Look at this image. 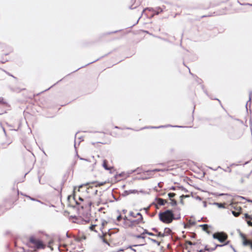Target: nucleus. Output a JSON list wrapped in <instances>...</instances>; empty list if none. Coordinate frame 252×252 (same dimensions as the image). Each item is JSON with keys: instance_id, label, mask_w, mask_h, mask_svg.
Instances as JSON below:
<instances>
[{"instance_id": "f257e3e1", "label": "nucleus", "mask_w": 252, "mask_h": 252, "mask_svg": "<svg viewBox=\"0 0 252 252\" xmlns=\"http://www.w3.org/2000/svg\"><path fill=\"white\" fill-rule=\"evenodd\" d=\"M97 192L95 187L90 186L88 184H83L74 188L72 198L79 208L90 211L92 205L100 203Z\"/></svg>"}, {"instance_id": "f03ea898", "label": "nucleus", "mask_w": 252, "mask_h": 252, "mask_svg": "<svg viewBox=\"0 0 252 252\" xmlns=\"http://www.w3.org/2000/svg\"><path fill=\"white\" fill-rule=\"evenodd\" d=\"M108 225V221L101 219H96L92 221L91 224L89 226V229L91 231H93L97 233L99 236L102 235V239L103 241L109 245L107 241L108 238L110 237V235L107 234V232L110 230Z\"/></svg>"}, {"instance_id": "7ed1b4c3", "label": "nucleus", "mask_w": 252, "mask_h": 252, "mask_svg": "<svg viewBox=\"0 0 252 252\" xmlns=\"http://www.w3.org/2000/svg\"><path fill=\"white\" fill-rule=\"evenodd\" d=\"M86 236L82 235L80 236H73V240L70 241L68 244V247L70 249L69 252H79L81 251V241L83 240H85Z\"/></svg>"}, {"instance_id": "20e7f679", "label": "nucleus", "mask_w": 252, "mask_h": 252, "mask_svg": "<svg viewBox=\"0 0 252 252\" xmlns=\"http://www.w3.org/2000/svg\"><path fill=\"white\" fill-rule=\"evenodd\" d=\"M28 246L34 249V251L39 249H44L46 245L39 238L32 236L29 238Z\"/></svg>"}, {"instance_id": "39448f33", "label": "nucleus", "mask_w": 252, "mask_h": 252, "mask_svg": "<svg viewBox=\"0 0 252 252\" xmlns=\"http://www.w3.org/2000/svg\"><path fill=\"white\" fill-rule=\"evenodd\" d=\"M159 219L162 222L169 224L175 219L174 214L172 210H167L160 212L158 214Z\"/></svg>"}, {"instance_id": "423d86ee", "label": "nucleus", "mask_w": 252, "mask_h": 252, "mask_svg": "<svg viewBox=\"0 0 252 252\" xmlns=\"http://www.w3.org/2000/svg\"><path fill=\"white\" fill-rule=\"evenodd\" d=\"M136 215L137 217V219H127L126 217L124 218L125 227H131L142 222L143 217L142 215L140 213H137Z\"/></svg>"}, {"instance_id": "0eeeda50", "label": "nucleus", "mask_w": 252, "mask_h": 252, "mask_svg": "<svg viewBox=\"0 0 252 252\" xmlns=\"http://www.w3.org/2000/svg\"><path fill=\"white\" fill-rule=\"evenodd\" d=\"M186 245L189 249V252H199L200 251H204V249H202V245L200 242L192 243L187 241L186 242Z\"/></svg>"}, {"instance_id": "6e6552de", "label": "nucleus", "mask_w": 252, "mask_h": 252, "mask_svg": "<svg viewBox=\"0 0 252 252\" xmlns=\"http://www.w3.org/2000/svg\"><path fill=\"white\" fill-rule=\"evenodd\" d=\"M231 211L233 215L236 217H238L242 212V208L238 203H232L231 205Z\"/></svg>"}, {"instance_id": "1a4fd4ad", "label": "nucleus", "mask_w": 252, "mask_h": 252, "mask_svg": "<svg viewBox=\"0 0 252 252\" xmlns=\"http://www.w3.org/2000/svg\"><path fill=\"white\" fill-rule=\"evenodd\" d=\"M214 239L218 240L220 243L224 242L228 239V235L223 232H216L213 235Z\"/></svg>"}, {"instance_id": "9d476101", "label": "nucleus", "mask_w": 252, "mask_h": 252, "mask_svg": "<svg viewBox=\"0 0 252 252\" xmlns=\"http://www.w3.org/2000/svg\"><path fill=\"white\" fill-rule=\"evenodd\" d=\"M243 245L245 246H248L252 250V240L248 239L244 234L241 235Z\"/></svg>"}, {"instance_id": "9b49d317", "label": "nucleus", "mask_w": 252, "mask_h": 252, "mask_svg": "<svg viewBox=\"0 0 252 252\" xmlns=\"http://www.w3.org/2000/svg\"><path fill=\"white\" fill-rule=\"evenodd\" d=\"M167 202V200L165 199H163L161 198H157L155 199L154 204L156 206V208H158V206H163Z\"/></svg>"}, {"instance_id": "f8f14e48", "label": "nucleus", "mask_w": 252, "mask_h": 252, "mask_svg": "<svg viewBox=\"0 0 252 252\" xmlns=\"http://www.w3.org/2000/svg\"><path fill=\"white\" fill-rule=\"evenodd\" d=\"M108 134L103 132H100L98 133V135L100 136V137L101 138V141L100 142L102 144H107L109 141V140L106 137V135H108Z\"/></svg>"}, {"instance_id": "ddd939ff", "label": "nucleus", "mask_w": 252, "mask_h": 252, "mask_svg": "<svg viewBox=\"0 0 252 252\" xmlns=\"http://www.w3.org/2000/svg\"><path fill=\"white\" fill-rule=\"evenodd\" d=\"M243 218L247 221L249 226H252V215L245 213Z\"/></svg>"}, {"instance_id": "4468645a", "label": "nucleus", "mask_w": 252, "mask_h": 252, "mask_svg": "<svg viewBox=\"0 0 252 252\" xmlns=\"http://www.w3.org/2000/svg\"><path fill=\"white\" fill-rule=\"evenodd\" d=\"M59 250L61 252H66L69 251L70 249L68 247V244H61L59 247Z\"/></svg>"}, {"instance_id": "2eb2a0df", "label": "nucleus", "mask_w": 252, "mask_h": 252, "mask_svg": "<svg viewBox=\"0 0 252 252\" xmlns=\"http://www.w3.org/2000/svg\"><path fill=\"white\" fill-rule=\"evenodd\" d=\"M222 246V245H217L216 246V247L214 248H208V247L207 246H206L204 248V251H200L199 252H212L216 249L217 247H218V246L221 247Z\"/></svg>"}, {"instance_id": "dca6fc26", "label": "nucleus", "mask_w": 252, "mask_h": 252, "mask_svg": "<svg viewBox=\"0 0 252 252\" xmlns=\"http://www.w3.org/2000/svg\"><path fill=\"white\" fill-rule=\"evenodd\" d=\"M118 126L112 127L109 131V134L114 136H116L118 135V133L116 131V129H119Z\"/></svg>"}, {"instance_id": "f3484780", "label": "nucleus", "mask_w": 252, "mask_h": 252, "mask_svg": "<svg viewBox=\"0 0 252 252\" xmlns=\"http://www.w3.org/2000/svg\"><path fill=\"white\" fill-rule=\"evenodd\" d=\"M103 167L106 170H111L113 168L112 166L109 165L108 161L106 159L103 160Z\"/></svg>"}, {"instance_id": "a211bd4d", "label": "nucleus", "mask_w": 252, "mask_h": 252, "mask_svg": "<svg viewBox=\"0 0 252 252\" xmlns=\"http://www.w3.org/2000/svg\"><path fill=\"white\" fill-rule=\"evenodd\" d=\"M195 224V222L193 220H189L188 223L185 224V228H189L190 227L193 226Z\"/></svg>"}, {"instance_id": "6ab92c4d", "label": "nucleus", "mask_w": 252, "mask_h": 252, "mask_svg": "<svg viewBox=\"0 0 252 252\" xmlns=\"http://www.w3.org/2000/svg\"><path fill=\"white\" fill-rule=\"evenodd\" d=\"M163 233L164 237L171 235V230L169 228L166 227L164 229Z\"/></svg>"}, {"instance_id": "aec40b11", "label": "nucleus", "mask_w": 252, "mask_h": 252, "mask_svg": "<svg viewBox=\"0 0 252 252\" xmlns=\"http://www.w3.org/2000/svg\"><path fill=\"white\" fill-rule=\"evenodd\" d=\"M200 226L202 228V229L204 231H206V232H207L208 233L209 232V226H208V224H204L200 225Z\"/></svg>"}, {"instance_id": "412c9836", "label": "nucleus", "mask_w": 252, "mask_h": 252, "mask_svg": "<svg viewBox=\"0 0 252 252\" xmlns=\"http://www.w3.org/2000/svg\"><path fill=\"white\" fill-rule=\"evenodd\" d=\"M153 230L156 233L155 234L156 236L160 237H164V234L163 232H158L157 229L154 228Z\"/></svg>"}, {"instance_id": "4be33fe9", "label": "nucleus", "mask_w": 252, "mask_h": 252, "mask_svg": "<svg viewBox=\"0 0 252 252\" xmlns=\"http://www.w3.org/2000/svg\"><path fill=\"white\" fill-rule=\"evenodd\" d=\"M170 204L173 206H176L177 204V201L176 200L174 199H170Z\"/></svg>"}, {"instance_id": "5701e85b", "label": "nucleus", "mask_w": 252, "mask_h": 252, "mask_svg": "<svg viewBox=\"0 0 252 252\" xmlns=\"http://www.w3.org/2000/svg\"><path fill=\"white\" fill-rule=\"evenodd\" d=\"M136 213H134V212L130 213V216L131 217V219H135V218L137 219V217L136 215Z\"/></svg>"}, {"instance_id": "b1692460", "label": "nucleus", "mask_w": 252, "mask_h": 252, "mask_svg": "<svg viewBox=\"0 0 252 252\" xmlns=\"http://www.w3.org/2000/svg\"><path fill=\"white\" fill-rule=\"evenodd\" d=\"M168 195L170 199H172V198L174 197L176 195V194L173 192H170V193H168Z\"/></svg>"}, {"instance_id": "393cba45", "label": "nucleus", "mask_w": 252, "mask_h": 252, "mask_svg": "<svg viewBox=\"0 0 252 252\" xmlns=\"http://www.w3.org/2000/svg\"><path fill=\"white\" fill-rule=\"evenodd\" d=\"M6 103L3 97H0V104H5Z\"/></svg>"}, {"instance_id": "a878e982", "label": "nucleus", "mask_w": 252, "mask_h": 252, "mask_svg": "<svg viewBox=\"0 0 252 252\" xmlns=\"http://www.w3.org/2000/svg\"><path fill=\"white\" fill-rule=\"evenodd\" d=\"M187 196H185L184 195H182V196H180L181 197V201H180V202L181 203H182V204H184V201H183V198H185Z\"/></svg>"}, {"instance_id": "bb28decb", "label": "nucleus", "mask_w": 252, "mask_h": 252, "mask_svg": "<svg viewBox=\"0 0 252 252\" xmlns=\"http://www.w3.org/2000/svg\"><path fill=\"white\" fill-rule=\"evenodd\" d=\"M135 237L137 238H144V236H143V234L136 235Z\"/></svg>"}, {"instance_id": "cd10ccee", "label": "nucleus", "mask_w": 252, "mask_h": 252, "mask_svg": "<svg viewBox=\"0 0 252 252\" xmlns=\"http://www.w3.org/2000/svg\"><path fill=\"white\" fill-rule=\"evenodd\" d=\"M122 219L121 215H119L117 217V220L119 221Z\"/></svg>"}, {"instance_id": "c85d7f7f", "label": "nucleus", "mask_w": 252, "mask_h": 252, "mask_svg": "<svg viewBox=\"0 0 252 252\" xmlns=\"http://www.w3.org/2000/svg\"><path fill=\"white\" fill-rule=\"evenodd\" d=\"M162 171V170L161 169H154L152 171H151V172H158V171Z\"/></svg>"}, {"instance_id": "c756f323", "label": "nucleus", "mask_w": 252, "mask_h": 252, "mask_svg": "<svg viewBox=\"0 0 252 252\" xmlns=\"http://www.w3.org/2000/svg\"><path fill=\"white\" fill-rule=\"evenodd\" d=\"M105 182L99 183L98 184V186H103V185L105 184Z\"/></svg>"}, {"instance_id": "7c9ffc66", "label": "nucleus", "mask_w": 252, "mask_h": 252, "mask_svg": "<svg viewBox=\"0 0 252 252\" xmlns=\"http://www.w3.org/2000/svg\"><path fill=\"white\" fill-rule=\"evenodd\" d=\"M218 204L219 205V207H223V205H223V204H219V203H218Z\"/></svg>"}, {"instance_id": "2f4dec72", "label": "nucleus", "mask_w": 252, "mask_h": 252, "mask_svg": "<svg viewBox=\"0 0 252 252\" xmlns=\"http://www.w3.org/2000/svg\"><path fill=\"white\" fill-rule=\"evenodd\" d=\"M71 198V196H69L68 197V199L69 200L70 199V198Z\"/></svg>"}, {"instance_id": "473e14b6", "label": "nucleus", "mask_w": 252, "mask_h": 252, "mask_svg": "<svg viewBox=\"0 0 252 252\" xmlns=\"http://www.w3.org/2000/svg\"><path fill=\"white\" fill-rule=\"evenodd\" d=\"M148 234L150 235H152V236L154 235V234L152 233H149Z\"/></svg>"}, {"instance_id": "72a5a7b5", "label": "nucleus", "mask_w": 252, "mask_h": 252, "mask_svg": "<svg viewBox=\"0 0 252 252\" xmlns=\"http://www.w3.org/2000/svg\"><path fill=\"white\" fill-rule=\"evenodd\" d=\"M163 127V126H159V127H158L159 128V127Z\"/></svg>"}]
</instances>
